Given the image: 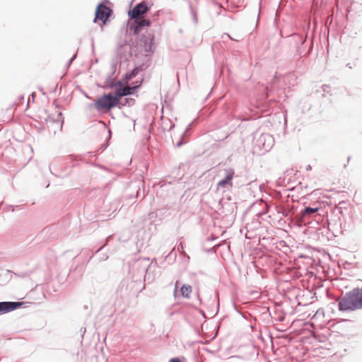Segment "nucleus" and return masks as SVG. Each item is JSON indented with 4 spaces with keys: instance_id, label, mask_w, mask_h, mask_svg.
Returning a JSON list of instances; mask_svg holds the SVG:
<instances>
[{
    "instance_id": "obj_1",
    "label": "nucleus",
    "mask_w": 362,
    "mask_h": 362,
    "mask_svg": "<svg viewBox=\"0 0 362 362\" xmlns=\"http://www.w3.org/2000/svg\"><path fill=\"white\" fill-rule=\"evenodd\" d=\"M338 308L340 311H353L362 308V288H354L339 298Z\"/></svg>"
},
{
    "instance_id": "obj_2",
    "label": "nucleus",
    "mask_w": 362,
    "mask_h": 362,
    "mask_svg": "<svg viewBox=\"0 0 362 362\" xmlns=\"http://www.w3.org/2000/svg\"><path fill=\"white\" fill-rule=\"evenodd\" d=\"M298 206L287 204L286 206H277L276 210L278 214L286 218L291 223H297L296 216L299 215Z\"/></svg>"
},
{
    "instance_id": "obj_3",
    "label": "nucleus",
    "mask_w": 362,
    "mask_h": 362,
    "mask_svg": "<svg viewBox=\"0 0 362 362\" xmlns=\"http://www.w3.org/2000/svg\"><path fill=\"white\" fill-rule=\"evenodd\" d=\"M118 103V97H114L111 94H106L99 98L94 105L97 110H110L117 105Z\"/></svg>"
},
{
    "instance_id": "obj_4",
    "label": "nucleus",
    "mask_w": 362,
    "mask_h": 362,
    "mask_svg": "<svg viewBox=\"0 0 362 362\" xmlns=\"http://www.w3.org/2000/svg\"><path fill=\"white\" fill-rule=\"evenodd\" d=\"M320 208L315 204L313 206H304L299 211V215L296 216V222L298 223H305L309 218L315 217Z\"/></svg>"
},
{
    "instance_id": "obj_5",
    "label": "nucleus",
    "mask_w": 362,
    "mask_h": 362,
    "mask_svg": "<svg viewBox=\"0 0 362 362\" xmlns=\"http://www.w3.org/2000/svg\"><path fill=\"white\" fill-rule=\"evenodd\" d=\"M134 21L129 23L127 31L134 35L138 34L144 28L149 26L151 21L143 18H132Z\"/></svg>"
},
{
    "instance_id": "obj_6",
    "label": "nucleus",
    "mask_w": 362,
    "mask_h": 362,
    "mask_svg": "<svg viewBox=\"0 0 362 362\" xmlns=\"http://www.w3.org/2000/svg\"><path fill=\"white\" fill-rule=\"evenodd\" d=\"M112 13V9L105 6V4L100 3L97 6L95 11V16L93 20V22H96L98 19L100 20L103 23H105L108 20L109 17Z\"/></svg>"
},
{
    "instance_id": "obj_7",
    "label": "nucleus",
    "mask_w": 362,
    "mask_h": 362,
    "mask_svg": "<svg viewBox=\"0 0 362 362\" xmlns=\"http://www.w3.org/2000/svg\"><path fill=\"white\" fill-rule=\"evenodd\" d=\"M149 7L147 6L146 3L143 1L134 6V8L129 11L128 15L130 18H138L147 13Z\"/></svg>"
},
{
    "instance_id": "obj_8",
    "label": "nucleus",
    "mask_w": 362,
    "mask_h": 362,
    "mask_svg": "<svg viewBox=\"0 0 362 362\" xmlns=\"http://www.w3.org/2000/svg\"><path fill=\"white\" fill-rule=\"evenodd\" d=\"M23 302H11V301L0 302V315L13 311V310L21 308L23 305Z\"/></svg>"
},
{
    "instance_id": "obj_9",
    "label": "nucleus",
    "mask_w": 362,
    "mask_h": 362,
    "mask_svg": "<svg viewBox=\"0 0 362 362\" xmlns=\"http://www.w3.org/2000/svg\"><path fill=\"white\" fill-rule=\"evenodd\" d=\"M225 177L219 180L217 183L218 188H224L227 185L232 186V179L234 176L235 172L232 168L224 169Z\"/></svg>"
},
{
    "instance_id": "obj_10",
    "label": "nucleus",
    "mask_w": 362,
    "mask_h": 362,
    "mask_svg": "<svg viewBox=\"0 0 362 362\" xmlns=\"http://www.w3.org/2000/svg\"><path fill=\"white\" fill-rule=\"evenodd\" d=\"M257 142L262 145L265 151H268L274 144V139L272 135L269 134H262L259 137Z\"/></svg>"
},
{
    "instance_id": "obj_11",
    "label": "nucleus",
    "mask_w": 362,
    "mask_h": 362,
    "mask_svg": "<svg viewBox=\"0 0 362 362\" xmlns=\"http://www.w3.org/2000/svg\"><path fill=\"white\" fill-rule=\"evenodd\" d=\"M258 206H262L261 207V209H259V211H257V216L258 217H260L264 214H266L268 211H269V204L264 202L262 199L252 203L250 206V209H256V208Z\"/></svg>"
},
{
    "instance_id": "obj_12",
    "label": "nucleus",
    "mask_w": 362,
    "mask_h": 362,
    "mask_svg": "<svg viewBox=\"0 0 362 362\" xmlns=\"http://www.w3.org/2000/svg\"><path fill=\"white\" fill-rule=\"evenodd\" d=\"M144 49L147 52H153L155 48L154 37L152 35L145 39L144 42Z\"/></svg>"
},
{
    "instance_id": "obj_13",
    "label": "nucleus",
    "mask_w": 362,
    "mask_h": 362,
    "mask_svg": "<svg viewBox=\"0 0 362 362\" xmlns=\"http://www.w3.org/2000/svg\"><path fill=\"white\" fill-rule=\"evenodd\" d=\"M121 86L122 83L120 81H116L110 76H107L105 81V86L107 88H113Z\"/></svg>"
},
{
    "instance_id": "obj_14",
    "label": "nucleus",
    "mask_w": 362,
    "mask_h": 362,
    "mask_svg": "<svg viewBox=\"0 0 362 362\" xmlns=\"http://www.w3.org/2000/svg\"><path fill=\"white\" fill-rule=\"evenodd\" d=\"M192 291V286L188 284H184L181 286L180 292V296L185 298L189 299Z\"/></svg>"
},
{
    "instance_id": "obj_15",
    "label": "nucleus",
    "mask_w": 362,
    "mask_h": 362,
    "mask_svg": "<svg viewBox=\"0 0 362 362\" xmlns=\"http://www.w3.org/2000/svg\"><path fill=\"white\" fill-rule=\"evenodd\" d=\"M139 86H125V87H123V88H121V90H122V95H123L124 96L125 95H131L133 93V91L136 89V88L138 87Z\"/></svg>"
},
{
    "instance_id": "obj_16",
    "label": "nucleus",
    "mask_w": 362,
    "mask_h": 362,
    "mask_svg": "<svg viewBox=\"0 0 362 362\" xmlns=\"http://www.w3.org/2000/svg\"><path fill=\"white\" fill-rule=\"evenodd\" d=\"M177 251H178V252H180V254H181V255H182L185 258H186V259H187V262H189V259H190V258H189V255H187L186 254V252H185V250H184V249H185V246H184V243H183L182 242H180V243H179V245H177Z\"/></svg>"
},
{
    "instance_id": "obj_17",
    "label": "nucleus",
    "mask_w": 362,
    "mask_h": 362,
    "mask_svg": "<svg viewBox=\"0 0 362 362\" xmlns=\"http://www.w3.org/2000/svg\"><path fill=\"white\" fill-rule=\"evenodd\" d=\"M138 73H139V69L135 68L133 70H132L130 72L126 74L125 78L127 81L132 80L138 74Z\"/></svg>"
},
{
    "instance_id": "obj_18",
    "label": "nucleus",
    "mask_w": 362,
    "mask_h": 362,
    "mask_svg": "<svg viewBox=\"0 0 362 362\" xmlns=\"http://www.w3.org/2000/svg\"><path fill=\"white\" fill-rule=\"evenodd\" d=\"M190 10H191V15H192V21L194 23V24L197 25L198 23L197 13L192 6H190Z\"/></svg>"
},
{
    "instance_id": "obj_19",
    "label": "nucleus",
    "mask_w": 362,
    "mask_h": 362,
    "mask_svg": "<svg viewBox=\"0 0 362 362\" xmlns=\"http://www.w3.org/2000/svg\"><path fill=\"white\" fill-rule=\"evenodd\" d=\"M121 93H122V90H121V87L119 86V88L116 89V90H115V95H114V97H118V99L119 100V98L121 97L124 96Z\"/></svg>"
},
{
    "instance_id": "obj_20",
    "label": "nucleus",
    "mask_w": 362,
    "mask_h": 362,
    "mask_svg": "<svg viewBox=\"0 0 362 362\" xmlns=\"http://www.w3.org/2000/svg\"><path fill=\"white\" fill-rule=\"evenodd\" d=\"M178 281H177L175 284V289H174V295L176 297L177 296V292L178 289Z\"/></svg>"
},
{
    "instance_id": "obj_21",
    "label": "nucleus",
    "mask_w": 362,
    "mask_h": 362,
    "mask_svg": "<svg viewBox=\"0 0 362 362\" xmlns=\"http://www.w3.org/2000/svg\"><path fill=\"white\" fill-rule=\"evenodd\" d=\"M169 362H182L179 358H173Z\"/></svg>"
},
{
    "instance_id": "obj_22",
    "label": "nucleus",
    "mask_w": 362,
    "mask_h": 362,
    "mask_svg": "<svg viewBox=\"0 0 362 362\" xmlns=\"http://www.w3.org/2000/svg\"><path fill=\"white\" fill-rule=\"evenodd\" d=\"M224 36H226L227 37H228L229 39L230 40H235L233 38H232L228 33H224L222 36V38H223Z\"/></svg>"
},
{
    "instance_id": "obj_23",
    "label": "nucleus",
    "mask_w": 362,
    "mask_h": 362,
    "mask_svg": "<svg viewBox=\"0 0 362 362\" xmlns=\"http://www.w3.org/2000/svg\"><path fill=\"white\" fill-rule=\"evenodd\" d=\"M262 206H258L256 209H252L253 211H255L256 212V214H257V211H259V209H261Z\"/></svg>"
},
{
    "instance_id": "obj_24",
    "label": "nucleus",
    "mask_w": 362,
    "mask_h": 362,
    "mask_svg": "<svg viewBox=\"0 0 362 362\" xmlns=\"http://www.w3.org/2000/svg\"><path fill=\"white\" fill-rule=\"evenodd\" d=\"M76 54H74V55L71 58V59H70V60H69V64H70L73 62V60L76 58Z\"/></svg>"
},
{
    "instance_id": "obj_25",
    "label": "nucleus",
    "mask_w": 362,
    "mask_h": 362,
    "mask_svg": "<svg viewBox=\"0 0 362 362\" xmlns=\"http://www.w3.org/2000/svg\"><path fill=\"white\" fill-rule=\"evenodd\" d=\"M327 88H328V86H327V85H323V86H322V89H323V90H324V91H325L326 90H327Z\"/></svg>"
},
{
    "instance_id": "obj_26",
    "label": "nucleus",
    "mask_w": 362,
    "mask_h": 362,
    "mask_svg": "<svg viewBox=\"0 0 362 362\" xmlns=\"http://www.w3.org/2000/svg\"><path fill=\"white\" fill-rule=\"evenodd\" d=\"M327 88H328V86H327V85H323V86H322V89H323V90H324V91H325L326 90H327Z\"/></svg>"
},
{
    "instance_id": "obj_27",
    "label": "nucleus",
    "mask_w": 362,
    "mask_h": 362,
    "mask_svg": "<svg viewBox=\"0 0 362 362\" xmlns=\"http://www.w3.org/2000/svg\"><path fill=\"white\" fill-rule=\"evenodd\" d=\"M181 145H182V142H181V141H180V142H178V143L176 144V146H177V147H179V146H180Z\"/></svg>"
},
{
    "instance_id": "obj_28",
    "label": "nucleus",
    "mask_w": 362,
    "mask_h": 362,
    "mask_svg": "<svg viewBox=\"0 0 362 362\" xmlns=\"http://www.w3.org/2000/svg\"><path fill=\"white\" fill-rule=\"evenodd\" d=\"M318 313H319V310L317 311L316 313L313 316V318H314Z\"/></svg>"
},
{
    "instance_id": "obj_29",
    "label": "nucleus",
    "mask_w": 362,
    "mask_h": 362,
    "mask_svg": "<svg viewBox=\"0 0 362 362\" xmlns=\"http://www.w3.org/2000/svg\"><path fill=\"white\" fill-rule=\"evenodd\" d=\"M175 127V124H171L170 125V129H171L172 128H173Z\"/></svg>"
},
{
    "instance_id": "obj_30",
    "label": "nucleus",
    "mask_w": 362,
    "mask_h": 362,
    "mask_svg": "<svg viewBox=\"0 0 362 362\" xmlns=\"http://www.w3.org/2000/svg\"><path fill=\"white\" fill-rule=\"evenodd\" d=\"M310 169H311L310 165H308V166H307V170H310Z\"/></svg>"
},
{
    "instance_id": "obj_31",
    "label": "nucleus",
    "mask_w": 362,
    "mask_h": 362,
    "mask_svg": "<svg viewBox=\"0 0 362 362\" xmlns=\"http://www.w3.org/2000/svg\"><path fill=\"white\" fill-rule=\"evenodd\" d=\"M107 259V257H104L102 259L105 260V259Z\"/></svg>"
},
{
    "instance_id": "obj_32",
    "label": "nucleus",
    "mask_w": 362,
    "mask_h": 362,
    "mask_svg": "<svg viewBox=\"0 0 362 362\" xmlns=\"http://www.w3.org/2000/svg\"><path fill=\"white\" fill-rule=\"evenodd\" d=\"M347 66H349V69H351V66L349 65V64H347Z\"/></svg>"
},
{
    "instance_id": "obj_33",
    "label": "nucleus",
    "mask_w": 362,
    "mask_h": 362,
    "mask_svg": "<svg viewBox=\"0 0 362 362\" xmlns=\"http://www.w3.org/2000/svg\"><path fill=\"white\" fill-rule=\"evenodd\" d=\"M347 66H349V69H351V66L349 65V64H347Z\"/></svg>"
},
{
    "instance_id": "obj_34",
    "label": "nucleus",
    "mask_w": 362,
    "mask_h": 362,
    "mask_svg": "<svg viewBox=\"0 0 362 362\" xmlns=\"http://www.w3.org/2000/svg\"><path fill=\"white\" fill-rule=\"evenodd\" d=\"M347 66H349V69H351V66L349 65V64H347Z\"/></svg>"
},
{
    "instance_id": "obj_35",
    "label": "nucleus",
    "mask_w": 362,
    "mask_h": 362,
    "mask_svg": "<svg viewBox=\"0 0 362 362\" xmlns=\"http://www.w3.org/2000/svg\"><path fill=\"white\" fill-rule=\"evenodd\" d=\"M267 94L268 95V92L269 91V88H267Z\"/></svg>"
},
{
    "instance_id": "obj_36",
    "label": "nucleus",
    "mask_w": 362,
    "mask_h": 362,
    "mask_svg": "<svg viewBox=\"0 0 362 362\" xmlns=\"http://www.w3.org/2000/svg\"><path fill=\"white\" fill-rule=\"evenodd\" d=\"M101 249H102V247H100V249H98V250H97V252H99V251H100V250H101Z\"/></svg>"
},
{
    "instance_id": "obj_37",
    "label": "nucleus",
    "mask_w": 362,
    "mask_h": 362,
    "mask_svg": "<svg viewBox=\"0 0 362 362\" xmlns=\"http://www.w3.org/2000/svg\"><path fill=\"white\" fill-rule=\"evenodd\" d=\"M198 299H199V300L201 302V299H200L199 296H198Z\"/></svg>"
},
{
    "instance_id": "obj_38",
    "label": "nucleus",
    "mask_w": 362,
    "mask_h": 362,
    "mask_svg": "<svg viewBox=\"0 0 362 362\" xmlns=\"http://www.w3.org/2000/svg\"><path fill=\"white\" fill-rule=\"evenodd\" d=\"M11 207H12V209H11V211H14V209H13V207L12 206H11Z\"/></svg>"
}]
</instances>
